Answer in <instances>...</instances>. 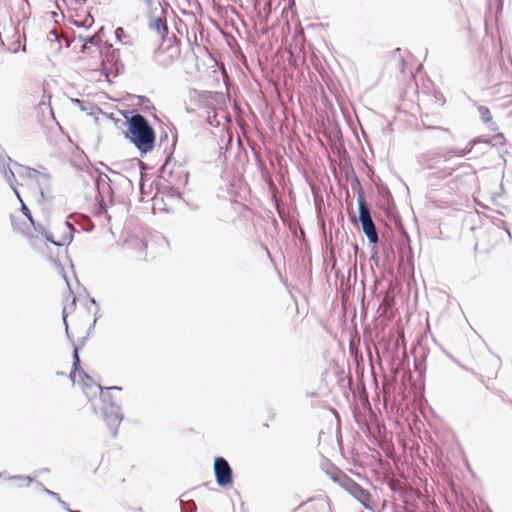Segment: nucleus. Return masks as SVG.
<instances>
[{"mask_svg": "<svg viewBox=\"0 0 512 512\" xmlns=\"http://www.w3.org/2000/svg\"><path fill=\"white\" fill-rule=\"evenodd\" d=\"M126 125L125 137L136 147L140 155H145L154 149L156 134L145 116L132 111L131 116L126 117Z\"/></svg>", "mask_w": 512, "mask_h": 512, "instance_id": "obj_1", "label": "nucleus"}, {"mask_svg": "<svg viewBox=\"0 0 512 512\" xmlns=\"http://www.w3.org/2000/svg\"><path fill=\"white\" fill-rule=\"evenodd\" d=\"M481 142L490 144V140L477 137L469 141L468 144L462 149L456 147H446L441 149L440 152L437 154H424L420 157L419 162L426 169L436 170V177L440 179H445L451 176L453 172L456 170V168H440L438 164L440 163L441 158L443 159L444 162H448L451 156L464 157L467 154H469L478 143Z\"/></svg>", "mask_w": 512, "mask_h": 512, "instance_id": "obj_2", "label": "nucleus"}, {"mask_svg": "<svg viewBox=\"0 0 512 512\" xmlns=\"http://www.w3.org/2000/svg\"><path fill=\"white\" fill-rule=\"evenodd\" d=\"M97 388L101 392V398L103 401V418L108 428L110 429L112 436L115 437L118 432V427L123 420V413L119 404L113 399L112 395L110 394V391H121L122 388L119 386L107 387L105 388L107 390L106 393H104V388L99 384H97Z\"/></svg>", "mask_w": 512, "mask_h": 512, "instance_id": "obj_3", "label": "nucleus"}, {"mask_svg": "<svg viewBox=\"0 0 512 512\" xmlns=\"http://www.w3.org/2000/svg\"><path fill=\"white\" fill-rule=\"evenodd\" d=\"M333 480L337 482L345 491H347L353 498L360 502L366 509H371V494L368 490L362 488L352 478L344 473H339L333 477Z\"/></svg>", "mask_w": 512, "mask_h": 512, "instance_id": "obj_4", "label": "nucleus"}, {"mask_svg": "<svg viewBox=\"0 0 512 512\" xmlns=\"http://www.w3.org/2000/svg\"><path fill=\"white\" fill-rule=\"evenodd\" d=\"M214 475L218 486L227 487L233 483V471L224 457L214 459Z\"/></svg>", "mask_w": 512, "mask_h": 512, "instance_id": "obj_5", "label": "nucleus"}, {"mask_svg": "<svg viewBox=\"0 0 512 512\" xmlns=\"http://www.w3.org/2000/svg\"><path fill=\"white\" fill-rule=\"evenodd\" d=\"M180 56V48L177 44H169L165 47L160 46L154 52L155 62L165 68L170 66Z\"/></svg>", "mask_w": 512, "mask_h": 512, "instance_id": "obj_6", "label": "nucleus"}, {"mask_svg": "<svg viewBox=\"0 0 512 512\" xmlns=\"http://www.w3.org/2000/svg\"><path fill=\"white\" fill-rule=\"evenodd\" d=\"M156 8L147 11L148 28L156 32L160 38L164 39L169 32L165 17L156 15Z\"/></svg>", "mask_w": 512, "mask_h": 512, "instance_id": "obj_7", "label": "nucleus"}, {"mask_svg": "<svg viewBox=\"0 0 512 512\" xmlns=\"http://www.w3.org/2000/svg\"><path fill=\"white\" fill-rule=\"evenodd\" d=\"M72 371L70 373V378L73 382L76 381V373H78L79 377L84 386L88 387L93 382V379L81 368V362L79 357V348L74 345L73 349V362H72Z\"/></svg>", "mask_w": 512, "mask_h": 512, "instance_id": "obj_8", "label": "nucleus"}, {"mask_svg": "<svg viewBox=\"0 0 512 512\" xmlns=\"http://www.w3.org/2000/svg\"><path fill=\"white\" fill-rule=\"evenodd\" d=\"M421 123L426 129L439 131L441 133L440 139L443 141L453 138V134L448 128L439 125L440 119L437 116L424 114L421 116Z\"/></svg>", "mask_w": 512, "mask_h": 512, "instance_id": "obj_9", "label": "nucleus"}, {"mask_svg": "<svg viewBox=\"0 0 512 512\" xmlns=\"http://www.w3.org/2000/svg\"><path fill=\"white\" fill-rule=\"evenodd\" d=\"M75 231H76V229H75L74 225L69 221H65L64 222V231L59 240H55L53 235L47 231L43 234V236L45 237V239L47 241L51 242L55 246L60 247V246L69 245L72 242L73 234Z\"/></svg>", "mask_w": 512, "mask_h": 512, "instance_id": "obj_10", "label": "nucleus"}, {"mask_svg": "<svg viewBox=\"0 0 512 512\" xmlns=\"http://www.w3.org/2000/svg\"><path fill=\"white\" fill-rule=\"evenodd\" d=\"M6 159L11 161V158L5 155H0V172L2 173L5 180L9 183L10 187L13 189L17 198H19V192L14 186L15 183V174L14 171L10 168L9 164L6 163Z\"/></svg>", "mask_w": 512, "mask_h": 512, "instance_id": "obj_11", "label": "nucleus"}, {"mask_svg": "<svg viewBox=\"0 0 512 512\" xmlns=\"http://www.w3.org/2000/svg\"><path fill=\"white\" fill-rule=\"evenodd\" d=\"M34 175V179L38 185L41 198H46V191L50 189V175L45 172H31Z\"/></svg>", "mask_w": 512, "mask_h": 512, "instance_id": "obj_12", "label": "nucleus"}, {"mask_svg": "<svg viewBox=\"0 0 512 512\" xmlns=\"http://www.w3.org/2000/svg\"><path fill=\"white\" fill-rule=\"evenodd\" d=\"M358 206H359V221L360 223L372 221L371 210L369 205L367 204L364 195H359L357 197Z\"/></svg>", "mask_w": 512, "mask_h": 512, "instance_id": "obj_13", "label": "nucleus"}, {"mask_svg": "<svg viewBox=\"0 0 512 512\" xmlns=\"http://www.w3.org/2000/svg\"><path fill=\"white\" fill-rule=\"evenodd\" d=\"M362 230L367 236L369 242L371 244H377L379 241L378 231L377 228L372 221L361 223Z\"/></svg>", "mask_w": 512, "mask_h": 512, "instance_id": "obj_14", "label": "nucleus"}, {"mask_svg": "<svg viewBox=\"0 0 512 512\" xmlns=\"http://www.w3.org/2000/svg\"><path fill=\"white\" fill-rule=\"evenodd\" d=\"M478 113L482 121L487 124V126L495 131L497 129L496 123L492 121L491 113L488 107L480 105L478 106Z\"/></svg>", "mask_w": 512, "mask_h": 512, "instance_id": "obj_15", "label": "nucleus"}, {"mask_svg": "<svg viewBox=\"0 0 512 512\" xmlns=\"http://www.w3.org/2000/svg\"><path fill=\"white\" fill-rule=\"evenodd\" d=\"M95 183L99 193L111 190L110 179L105 173H99Z\"/></svg>", "mask_w": 512, "mask_h": 512, "instance_id": "obj_16", "label": "nucleus"}, {"mask_svg": "<svg viewBox=\"0 0 512 512\" xmlns=\"http://www.w3.org/2000/svg\"><path fill=\"white\" fill-rule=\"evenodd\" d=\"M120 61L119 50L113 49L111 53H107L102 61L104 68L109 64L117 68L118 62Z\"/></svg>", "mask_w": 512, "mask_h": 512, "instance_id": "obj_17", "label": "nucleus"}, {"mask_svg": "<svg viewBox=\"0 0 512 512\" xmlns=\"http://www.w3.org/2000/svg\"><path fill=\"white\" fill-rule=\"evenodd\" d=\"M115 37L119 42H121L124 45H129V46L133 45L131 36L129 34H127L122 27L116 28Z\"/></svg>", "mask_w": 512, "mask_h": 512, "instance_id": "obj_18", "label": "nucleus"}, {"mask_svg": "<svg viewBox=\"0 0 512 512\" xmlns=\"http://www.w3.org/2000/svg\"><path fill=\"white\" fill-rule=\"evenodd\" d=\"M171 174H177L178 175V181L175 183L176 185H186L188 182V172L184 171L180 166L171 172Z\"/></svg>", "mask_w": 512, "mask_h": 512, "instance_id": "obj_19", "label": "nucleus"}, {"mask_svg": "<svg viewBox=\"0 0 512 512\" xmlns=\"http://www.w3.org/2000/svg\"><path fill=\"white\" fill-rule=\"evenodd\" d=\"M71 102L77 105L82 111H90L94 108L93 104L89 101L80 100L77 98H71Z\"/></svg>", "mask_w": 512, "mask_h": 512, "instance_id": "obj_20", "label": "nucleus"}, {"mask_svg": "<svg viewBox=\"0 0 512 512\" xmlns=\"http://www.w3.org/2000/svg\"><path fill=\"white\" fill-rule=\"evenodd\" d=\"M18 174L22 177H27V178H30V179H34V175L30 172H38V170L36 169H33V168H30V167H27V166H22V165H18Z\"/></svg>", "mask_w": 512, "mask_h": 512, "instance_id": "obj_21", "label": "nucleus"}, {"mask_svg": "<svg viewBox=\"0 0 512 512\" xmlns=\"http://www.w3.org/2000/svg\"><path fill=\"white\" fill-rule=\"evenodd\" d=\"M83 41H84V44L82 46V52L86 51L88 44L95 45V46L99 45V40L94 35L93 36H88V37L84 38Z\"/></svg>", "mask_w": 512, "mask_h": 512, "instance_id": "obj_22", "label": "nucleus"}, {"mask_svg": "<svg viewBox=\"0 0 512 512\" xmlns=\"http://www.w3.org/2000/svg\"><path fill=\"white\" fill-rule=\"evenodd\" d=\"M351 188H352L353 191L357 192L358 196L359 195H364L361 183H360V181H359V179L357 178L356 175L354 176V179L351 182Z\"/></svg>", "mask_w": 512, "mask_h": 512, "instance_id": "obj_23", "label": "nucleus"}, {"mask_svg": "<svg viewBox=\"0 0 512 512\" xmlns=\"http://www.w3.org/2000/svg\"><path fill=\"white\" fill-rule=\"evenodd\" d=\"M18 199H19V200H20V202H21V211H22V213L26 216V218L30 221V223H31L32 225H34V219H33V217H32V214H31V212H30L29 208L24 204V202L22 201V199H21V197H20V196H19V198H18Z\"/></svg>", "mask_w": 512, "mask_h": 512, "instance_id": "obj_24", "label": "nucleus"}, {"mask_svg": "<svg viewBox=\"0 0 512 512\" xmlns=\"http://www.w3.org/2000/svg\"><path fill=\"white\" fill-rule=\"evenodd\" d=\"M133 2L137 5L144 6L147 11L154 8V0H133Z\"/></svg>", "mask_w": 512, "mask_h": 512, "instance_id": "obj_25", "label": "nucleus"}, {"mask_svg": "<svg viewBox=\"0 0 512 512\" xmlns=\"http://www.w3.org/2000/svg\"><path fill=\"white\" fill-rule=\"evenodd\" d=\"M180 504H181V512H195L196 511V504L194 501H190L189 502V509L186 510V508H184V502L183 500H180Z\"/></svg>", "mask_w": 512, "mask_h": 512, "instance_id": "obj_26", "label": "nucleus"}, {"mask_svg": "<svg viewBox=\"0 0 512 512\" xmlns=\"http://www.w3.org/2000/svg\"><path fill=\"white\" fill-rule=\"evenodd\" d=\"M33 227H34L35 231H37V232H38L39 234H41V235H43V234L46 232V229L44 228V226H43V225H41V224H39V223H38V224H36V223L34 222Z\"/></svg>", "mask_w": 512, "mask_h": 512, "instance_id": "obj_27", "label": "nucleus"}, {"mask_svg": "<svg viewBox=\"0 0 512 512\" xmlns=\"http://www.w3.org/2000/svg\"><path fill=\"white\" fill-rule=\"evenodd\" d=\"M44 492H45L46 494L50 495L51 497L55 498L57 501H60V496H59V494H58V493L53 492V491H51V490H49V489H47V488H44Z\"/></svg>", "mask_w": 512, "mask_h": 512, "instance_id": "obj_28", "label": "nucleus"}, {"mask_svg": "<svg viewBox=\"0 0 512 512\" xmlns=\"http://www.w3.org/2000/svg\"><path fill=\"white\" fill-rule=\"evenodd\" d=\"M10 479H23L26 481V486H29L30 483L32 482V478L27 476V477H22V476H13V477H10Z\"/></svg>", "mask_w": 512, "mask_h": 512, "instance_id": "obj_29", "label": "nucleus"}, {"mask_svg": "<svg viewBox=\"0 0 512 512\" xmlns=\"http://www.w3.org/2000/svg\"><path fill=\"white\" fill-rule=\"evenodd\" d=\"M66 310L64 309L63 310V321H64V324H65V327H66V332L68 333V324H67V321H66Z\"/></svg>", "mask_w": 512, "mask_h": 512, "instance_id": "obj_30", "label": "nucleus"}, {"mask_svg": "<svg viewBox=\"0 0 512 512\" xmlns=\"http://www.w3.org/2000/svg\"><path fill=\"white\" fill-rule=\"evenodd\" d=\"M93 18L91 16H88L85 20H84V23L85 24H88L91 25L93 23Z\"/></svg>", "mask_w": 512, "mask_h": 512, "instance_id": "obj_31", "label": "nucleus"}, {"mask_svg": "<svg viewBox=\"0 0 512 512\" xmlns=\"http://www.w3.org/2000/svg\"><path fill=\"white\" fill-rule=\"evenodd\" d=\"M87 220H88V222H89V226H88V227H83V229H84L85 231H91V230H92V228H93V224L91 223V221H90L89 219H87Z\"/></svg>", "mask_w": 512, "mask_h": 512, "instance_id": "obj_32", "label": "nucleus"}, {"mask_svg": "<svg viewBox=\"0 0 512 512\" xmlns=\"http://www.w3.org/2000/svg\"><path fill=\"white\" fill-rule=\"evenodd\" d=\"M58 502H59V503H60V505H61V506H62V507L67 511V508H69V507H68V504H67L65 501L61 500V499H60V501H58Z\"/></svg>", "mask_w": 512, "mask_h": 512, "instance_id": "obj_33", "label": "nucleus"}, {"mask_svg": "<svg viewBox=\"0 0 512 512\" xmlns=\"http://www.w3.org/2000/svg\"><path fill=\"white\" fill-rule=\"evenodd\" d=\"M50 34L52 35V37L57 38V34H56V32H55V31H51V32H50Z\"/></svg>", "mask_w": 512, "mask_h": 512, "instance_id": "obj_34", "label": "nucleus"}, {"mask_svg": "<svg viewBox=\"0 0 512 512\" xmlns=\"http://www.w3.org/2000/svg\"><path fill=\"white\" fill-rule=\"evenodd\" d=\"M67 512H81V511H79V510H72L70 508H67Z\"/></svg>", "mask_w": 512, "mask_h": 512, "instance_id": "obj_35", "label": "nucleus"}, {"mask_svg": "<svg viewBox=\"0 0 512 512\" xmlns=\"http://www.w3.org/2000/svg\"><path fill=\"white\" fill-rule=\"evenodd\" d=\"M496 138H503V135L502 134H497Z\"/></svg>", "mask_w": 512, "mask_h": 512, "instance_id": "obj_36", "label": "nucleus"}, {"mask_svg": "<svg viewBox=\"0 0 512 512\" xmlns=\"http://www.w3.org/2000/svg\"><path fill=\"white\" fill-rule=\"evenodd\" d=\"M464 166H465V164H459L458 168L464 167Z\"/></svg>", "mask_w": 512, "mask_h": 512, "instance_id": "obj_37", "label": "nucleus"}]
</instances>
